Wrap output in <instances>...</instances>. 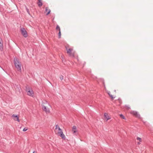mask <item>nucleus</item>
<instances>
[{
	"label": "nucleus",
	"mask_w": 153,
	"mask_h": 153,
	"mask_svg": "<svg viewBox=\"0 0 153 153\" xmlns=\"http://www.w3.org/2000/svg\"><path fill=\"white\" fill-rule=\"evenodd\" d=\"M118 100L119 101L120 104H121L122 103V102L121 100L120 99H118Z\"/></svg>",
	"instance_id": "b1692460"
},
{
	"label": "nucleus",
	"mask_w": 153,
	"mask_h": 153,
	"mask_svg": "<svg viewBox=\"0 0 153 153\" xmlns=\"http://www.w3.org/2000/svg\"><path fill=\"white\" fill-rule=\"evenodd\" d=\"M45 12H47L46 15H48L51 12V10L48 9V7H46L45 8Z\"/></svg>",
	"instance_id": "9b49d317"
},
{
	"label": "nucleus",
	"mask_w": 153,
	"mask_h": 153,
	"mask_svg": "<svg viewBox=\"0 0 153 153\" xmlns=\"http://www.w3.org/2000/svg\"><path fill=\"white\" fill-rule=\"evenodd\" d=\"M104 116L105 118L106 119V121H107L108 120L110 119L111 118L109 117L108 114L107 113H105L104 114Z\"/></svg>",
	"instance_id": "9d476101"
},
{
	"label": "nucleus",
	"mask_w": 153,
	"mask_h": 153,
	"mask_svg": "<svg viewBox=\"0 0 153 153\" xmlns=\"http://www.w3.org/2000/svg\"><path fill=\"white\" fill-rule=\"evenodd\" d=\"M34 153V152H33V153Z\"/></svg>",
	"instance_id": "a878e982"
},
{
	"label": "nucleus",
	"mask_w": 153,
	"mask_h": 153,
	"mask_svg": "<svg viewBox=\"0 0 153 153\" xmlns=\"http://www.w3.org/2000/svg\"><path fill=\"white\" fill-rule=\"evenodd\" d=\"M55 129L56 130H60V128L59 127V126L58 125H56V128H55Z\"/></svg>",
	"instance_id": "2eb2a0df"
},
{
	"label": "nucleus",
	"mask_w": 153,
	"mask_h": 153,
	"mask_svg": "<svg viewBox=\"0 0 153 153\" xmlns=\"http://www.w3.org/2000/svg\"><path fill=\"white\" fill-rule=\"evenodd\" d=\"M108 95L110 96V97H111V98L112 99H114V97H113V95L110 94V92H108Z\"/></svg>",
	"instance_id": "4468645a"
},
{
	"label": "nucleus",
	"mask_w": 153,
	"mask_h": 153,
	"mask_svg": "<svg viewBox=\"0 0 153 153\" xmlns=\"http://www.w3.org/2000/svg\"><path fill=\"white\" fill-rule=\"evenodd\" d=\"M12 117L15 121H17L19 122L20 121L19 119V117L17 115H16L14 114H13L12 115Z\"/></svg>",
	"instance_id": "6e6552de"
},
{
	"label": "nucleus",
	"mask_w": 153,
	"mask_h": 153,
	"mask_svg": "<svg viewBox=\"0 0 153 153\" xmlns=\"http://www.w3.org/2000/svg\"><path fill=\"white\" fill-rule=\"evenodd\" d=\"M2 42V39H0V49L1 50H2L3 49V45Z\"/></svg>",
	"instance_id": "ddd939ff"
},
{
	"label": "nucleus",
	"mask_w": 153,
	"mask_h": 153,
	"mask_svg": "<svg viewBox=\"0 0 153 153\" xmlns=\"http://www.w3.org/2000/svg\"><path fill=\"white\" fill-rule=\"evenodd\" d=\"M60 130H57V133L58 135L62 137V139L65 140V137L62 131V130L60 128Z\"/></svg>",
	"instance_id": "20e7f679"
},
{
	"label": "nucleus",
	"mask_w": 153,
	"mask_h": 153,
	"mask_svg": "<svg viewBox=\"0 0 153 153\" xmlns=\"http://www.w3.org/2000/svg\"><path fill=\"white\" fill-rule=\"evenodd\" d=\"M130 113L136 117L138 118L140 117V115L136 111H131L130 112Z\"/></svg>",
	"instance_id": "423d86ee"
},
{
	"label": "nucleus",
	"mask_w": 153,
	"mask_h": 153,
	"mask_svg": "<svg viewBox=\"0 0 153 153\" xmlns=\"http://www.w3.org/2000/svg\"><path fill=\"white\" fill-rule=\"evenodd\" d=\"M137 144H138V145L140 144V142H138L137 143Z\"/></svg>",
	"instance_id": "393cba45"
},
{
	"label": "nucleus",
	"mask_w": 153,
	"mask_h": 153,
	"mask_svg": "<svg viewBox=\"0 0 153 153\" xmlns=\"http://www.w3.org/2000/svg\"><path fill=\"white\" fill-rule=\"evenodd\" d=\"M13 62L16 68H17V70L20 72H21V62L19 61V60L18 59L16 58L14 59Z\"/></svg>",
	"instance_id": "f257e3e1"
},
{
	"label": "nucleus",
	"mask_w": 153,
	"mask_h": 153,
	"mask_svg": "<svg viewBox=\"0 0 153 153\" xmlns=\"http://www.w3.org/2000/svg\"><path fill=\"white\" fill-rule=\"evenodd\" d=\"M27 130V128H25L23 130V131H26Z\"/></svg>",
	"instance_id": "5701e85b"
},
{
	"label": "nucleus",
	"mask_w": 153,
	"mask_h": 153,
	"mask_svg": "<svg viewBox=\"0 0 153 153\" xmlns=\"http://www.w3.org/2000/svg\"><path fill=\"white\" fill-rule=\"evenodd\" d=\"M72 131L74 134L76 135L77 132L76 127L75 126H73L72 128Z\"/></svg>",
	"instance_id": "0eeeda50"
},
{
	"label": "nucleus",
	"mask_w": 153,
	"mask_h": 153,
	"mask_svg": "<svg viewBox=\"0 0 153 153\" xmlns=\"http://www.w3.org/2000/svg\"><path fill=\"white\" fill-rule=\"evenodd\" d=\"M61 31H59V33H58L59 38L61 37Z\"/></svg>",
	"instance_id": "6ab92c4d"
},
{
	"label": "nucleus",
	"mask_w": 153,
	"mask_h": 153,
	"mask_svg": "<svg viewBox=\"0 0 153 153\" xmlns=\"http://www.w3.org/2000/svg\"><path fill=\"white\" fill-rule=\"evenodd\" d=\"M120 117L121 118H122L123 119H125V117L124 116V115L122 114H120Z\"/></svg>",
	"instance_id": "f3484780"
},
{
	"label": "nucleus",
	"mask_w": 153,
	"mask_h": 153,
	"mask_svg": "<svg viewBox=\"0 0 153 153\" xmlns=\"http://www.w3.org/2000/svg\"><path fill=\"white\" fill-rule=\"evenodd\" d=\"M42 108L43 111H45L46 113H49L50 112V110L48 108H47L45 105L42 106Z\"/></svg>",
	"instance_id": "1a4fd4ad"
},
{
	"label": "nucleus",
	"mask_w": 153,
	"mask_h": 153,
	"mask_svg": "<svg viewBox=\"0 0 153 153\" xmlns=\"http://www.w3.org/2000/svg\"><path fill=\"white\" fill-rule=\"evenodd\" d=\"M65 48L67 51V52L70 56H74V54L72 53V51H73V48H69V46L66 45L65 47Z\"/></svg>",
	"instance_id": "f03ea898"
},
{
	"label": "nucleus",
	"mask_w": 153,
	"mask_h": 153,
	"mask_svg": "<svg viewBox=\"0 0 153 153\" xmlns=\"http://www.w3.org/2000/svg\"><path fill=\"white\" fill-rule=\"evenodd\" d=\"M137 140H139L140 142L141 141V139L139 137H137Z\"/></svg>",
	"instance_id": "aec40b11"
},
{
	"label": "nucleus",
	"mask_w": 153,
	"mask_h": 153,
	"mask_svg": "<svg viewBox=\"0 0 153 153\" xmlns=\"http://www.w3.org/2000/svg\"><path fill=\"white\" fill-rule=\"evenodd\" d=\"M26 91L28 95L31 97H33V96L34 93L31 89H30L29 88H27Z\"/></svg>",
	"instance_id": "39448f33"
},
{
	"label": "nucleus",
	"mask_w": 153,
	"mask_h": 153,
	"mask_svg": "<svg viewBox=\"0 0 153 153\" xmlns=\"http://www.w3.org/2000/svg\"><path fill=\"white\" fill-rule=\"evenodd\" d=\"M38 0V2L37 3L38 5L39 6V7H41L42 6L43 4L42 3V1L41 0Z\"/></svg>",
	"instance_id": "f8f14e48"
},
{
	"label": "nucleus",
	"mask_w": 153,
	"mask_h": 153,
	"mask_svg": "<svg viewBox=\"0 0 153 153\" xmlns=\"http://www.w3.org/2000/svg\"><path fill=\"white\" fill-rule=\"evenodd\" d=\"M60 79L62 80V79H63V76L62 75H61L60 76Z\"/></svg>",
	"instance_id": "4be33fe9"
},
{
	"label": "nucleus",
	"mask_w": 153,
	"mask_h": 153,
	"mask_svg": "<svg viewBox=\"0 0 153 153\" xmlns=\"http://www.w3.org/2000/svg\"><path fill=\"white\" fill-rule=\"evenodd\" d=\"M125 107L128 110V109H130V108L128 105H126Z\"/></svg>",
	"instance_id": "a211bd4d"
},
{
	"label": "nucleus",
	"mask_w": 153,
	"mask_h": 153,
	"mask_svg": "<svg viewBox=\"0 0 153 153\" xmlns=\"http://www.w3.org/2000/svg\"><path fill=\"white\" fill-rule=\"evenodd\" d=\"M56 29L57 30H58L59 31H60V29L59 27V26L58 25H57L56 26Z\"/></svg>",
	"instance_id": "dca6fc26"
},
{
	"label": "nucleus",
	"mask_w": 153,
	"mask_h": 153,
	"mask_svg": "<svg viewBox=\"0 0 153 153\" xmlns=\"http://www.w3.org/2000/svg\"><path fill=\"white\" fill-rule=\"evenodd\" d=\"M20 31L22 34L23 36L25 38H26L27 36V33L25 28H21L20 29Z\"/></svg>",
	"instance_id": "7ed1b4c3"
},
{
	"label": "nucleus",
	"mask_w": 153,
	"mask_h": 153,
	"mask_svg": "<svg viewBox=\"0 0 153 153\" xmlns=\"http://www.w3.org/2000/svg\"><path fill=\"white\" fill-rule=\"evenodd\" d=\"M26 8L27 12L29 14H30L29 9L26 7Z\"/></svg>",
	"instance_id": "412c9836"
}]
</instances>
